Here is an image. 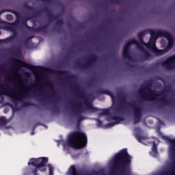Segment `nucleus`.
Returning <instances> with one entry per match:
<instances>
[{
    "label": "nucleus",
    "mask_w": 175,
    "mask_h": 175,
    "mask_svg": "<svg viewBox=\"0 0 175 175\" xmlns=\"http://www.w3.org/2000/svg\"><path fill=\"white\" fill-rule=\"evenodd\" d=\"M150 35L151 37L148 43H144V45L145 47H147V49H150V50H152L156 55H163V54H165V53L167 51L166 50H158V49H157V46H155V41L157 40V38H159V36H164V38H166V39L168 40L167 49L168 50L172 49V46H173V36H172L169 32L151 31Z\"/></svg>",
    "instance_id": "obj_1"
},
{
    "label": "nucleus",
    "mask_w": 175,
    "mask_h": 175,
    "mask_svg": "<svg viewBox=\"0 0 175 175\" xmlns=\"http://www.w3.org/2000/svg\"><path fill=\"white\" fill-rule=\"evenodd\" d=\"M68 144L72 148H83L87 146V136L82 132L73 133L70 135Z\"/></svg>",
    "instance_id": "obj_2"
},
{
    "label": "nucleus",
    "mask_w": 175,
    "mask_h": 175,
    "mask_svg": "<svg viewBox=\"0 0 175 175\" xmlns=\"http://www.w3.org/2000/svg\"><path fill=\"white\" fill-rule=\"evenodd\" d=\"M49 162V159L41 157L39 159H31L29 160L28 165H32L33 166H36L38 169L40 167H44V165H46Z\"/></svg>",
    "instance_id": "obj_3"
},
{
    "label": "nucleus",
    "mask_w": 175,
    "mask_h": 175,
    "mask_svg": "<svg viewBox=\"0 0 175 175\" xmlns=\"http://www.w3.org/2000/svg\"><path fill=\"white\" fill-rule=\"evenodd\" d=\"M115 159L119 162H122V161H127L129 162V161L131 159V157L129 156V154H128L126 149H123L120 151V152L116 154Z\"/></svg>",
    "instance_id": "obj_4"
},
{
    "label": "nucleus",
    "mask_w": 175,
    "mask_h": 175,
    "mask_svg": "<svg viewBox=\"0 0 175 175\" xmlns=\"http://www.w3.org/2000/svg\"><path fill=\"white\" fill-rule=\"evenodd\" d=\"M166 64L169 65H175V55L170 57L166 61Z\"/></svg>",
    "instance_id": "obj_5"
},
{
    "label": "nucleus",
    "mask_w": 175,
    "mask_h": 175,
    "mask_svg": "<svg viewBox=\"0 0 175 175\" xmlns=\"http://www.w3.org/2000/svg\"><path fill=\"white\" fill-rule=\"evenodd\" d=\"M68 172L70 174H72V175H76V169L75 168V166L72 165L70 167L69 170H68Z\"/></svg>",
    "instance_id": "obj_6"
},
{
    "label": "nucleus",
    "mask_w": 175,
    "mask_h": 175,
    "mask_svg": "<svg viewBox=\"0 0 175 175\" xmlns=\"http://www.w3.org/2000/svg\"><path fill=\"white\" fill-rule=\"evenodd\" d=\"M151 155H153V157H155L157 155V146L155 145L153 146L152 148V152H150Z\"/></svg>",
    "instance_id": "obj_7"
},
{
    "label": "nucleus",
    "mask_w": 175,
    "mask_h": 175,
    "mask_svg": "<svg viewBox=\"0 0 175 175\" xmlns=\"http://www.w3.org/2000/svg\"><path fill=\"white\" fill-rule=\"evenodd\" d=\"M49 175H52L53 174V170H54V169L52 167L51 165H49Z\"/></svg>",
    "instance_id": "obj_8"
},
{
    "label": "nucleus",
    "mask_w": 175,
    "mask_h": 175,
    "mask_svg": "<svg viewBox=\"0 0 175 175\" xmlns=\"http://www.w3.org/2000/svg\"><path fill=\"white\" fill-rule=\"evenodd\" d=\"M7 19L8 20H13V16H12V15H7Z\"/></svg>",
    "instance_id": "obj_9"
},
{
    "label": "nucleus",
    "mask_w": 175,
    "mask_h": 175,
    "mask_svg": "<svg viewBox=\"0 0 175 175\" xmlns=\"http://www.w3.org/2000/svg\"><path fill=\"white\" fill-rule=\"evenodd\" d=\"M129 44H128V45L126 46H124V53H126V50H127L128 47H129Z\"/></svg>",
    "instance_id": "obj_10"
},
{
    "label": "nucleus",
    "mask_w": 175,
    "mask_h": 175,
    "mask_svg": "<svg viewBox=\"0 0 175 175\" xmlns=\"http://www.w3.org/2000/svg\"><path fill=\"white\" fill-rule=\"evenodd\" d=\"M0 120L2 121V122H5V119L4 117H1V118H0Z\"/></svg>",
    "instance_id": "obj_11"
},
{
    "label": "nucleus",
    "mask_w": 175,
    "mask_h": 175,
    "mask_svg": "<svg viewBox=\"0 0 175 175\" xmlns=\"http://www.w3.org/2000/svg\"><path fill=\"white\" fill-rule=\"evenodd\" d=\"M103 113H109V109H104Z\"/></svg>",
    "instance_id": "obj_12"
},
{
    "label": "nucleus",
    "mask_w": 175,
    "mask_h": 175,
    "mask_svg": "<svg viewBox=\"0 0 175 175\" xmlns=\"http://www.w3.org/2000/svg\"><path fill=\"white\" fill-rule=\"evenodd\" d=\"M40 170V172H44V170H46V168L44 167L43 170Z\"/></svg>",
    "instance_id": "obj_13"
},
{
    "label": "nucleus",
    "mask_w": 175,
    "mask_h": 175,
    "mask_svg": "<svg viewBox=\"0 0 175 175\" xmlns=\"http://www.w3.org/2000/svg\"><path fill=\"white\" fill-rule=\"evenodd\" d=\"M0 35H1V32H0Z\"/></svg>",
    "instance_id": "obj_14"
}]
</instances>
